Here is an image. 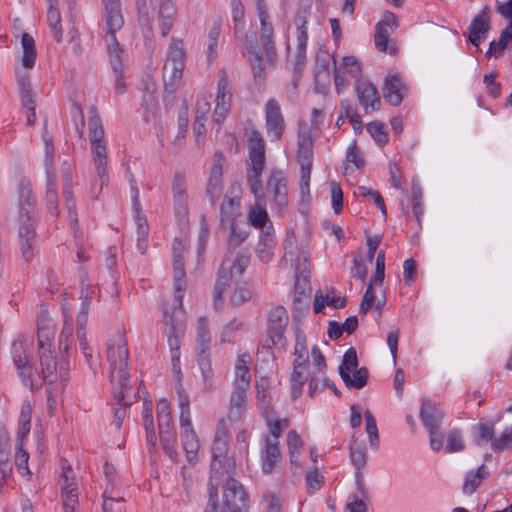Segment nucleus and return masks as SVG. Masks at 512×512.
<instances>
[{
  "label": "nucleus",
  "mask_w": 512,
  "mask_h": 512,
  "mask_svg": "<svg viewBox=\"0 0 512 512\" xmlns=\"http://www.w3.org/2000/svg\"><path fill=\"white\" fill-rule=\"evenodd\" d=\"M137 0L138 24L141 28L145 43L149 48L153 44V22L156 21L161 30L162 37H167L176 18L177 8L173 0Z\"/></svg>",
  "instance_id": "obj_1"
},
{
  "label": "nucleus",
  "mask_w": 512,
  "mask_h": 512,
  "mask_svg": "<svg viewBox=\"0 0 512 512\" xmlns=\"http://www.w3.org/2000/svg\"><path fill=\"white\" fill-rule=\"evenodd\" d=\"M36 219L35 199L30 184L22 181L19 184V239L25 261H29L34 255Z\"/></svg>",
  "instance_id": "obj_2"
},
{
  "label": "nucleus",
  "mask_w": 512,
  "mask_h": 512,
  "mask_svg": "<svg viewBox=\"0 0 512 512\" xmlns=\"http://www.w3.org/2000/svg\"><path fill=\"white\" fill-rule=\"evenodd\" d=\"M128 357L127 341L124 335L119 333L107 343V361L110 365L109 378L113 387H119V394L116 395L118 400L123 399L124 388L129 381Z\"/></svg>",
  "instance_id": "obj_3"
},
{
  "label": "nucleus",
  "mask_w": 512,
  "mask_h": 512,
  "mask_svg": "<svg viewBox=\"0 0 512 512\" xmlns=\"http://www.w3.org/2000/svg\"><path fill=\"white\" fill-rule=\"evenodd\" d=\"M247 143L250 159L247 180L255 199L260 202L264 198L261 177L265 167V143L261 133L256 129L249 131Z\"/></svg>",
  "instance_id": "obj_4"
},
{
  "label": "nucleus",
  "mask_w": 512,
  "mask_h": 512,
  "mask_svg": "<svg viewBox=\"0 0 512 512\" xmlns=\"http://www.w3.org/2000/svg\"><path fill=\"white\" fill-rule=\"evenodd\" d=\"M11 354L22 383L30 389L38 388L40 376L33 361L29 343L23 338L16 339L12 343Z\"/></svg>",
  "instance_id": "obj_5"
},
{
  "label": "nucleus",
  "mask_w": 512,
  "mask_h": 512,
  "mask_svg": "<svg viewBox=\"0 0 512 512\" xmlns=\"http://www.w3.org/2000/svg\"><path fill=\"white\" fill-rule=\"evenodd\" d=\"M314 138L308 123L304 120L298 123V161L301 167L300 190L301 196L310 195V177L313 163Z\"/></svg>",
  "instance_id": "obj_6"
},
{
  "label": "nucleus",
  "mask_w": 512,
  "mask_h": 512,
  "mask_svg": "<svg viewBox=\"0 0 512 512\" xmlns=\"http://www.w3.org/2000/svg\"><path fill=\"white\" fill-rule=\"evenodd\" d=\"M41 373L48 385L57 384L62 390L68 380L69 359L62 355L56 357L51 351L39 352Z\"/></svg>",
  "instance_id": "obj_7"
},
{
  "label": "nucleus",
  "mask_w": 512,
  "mask_h": 512,
  "mask_svg": "<svg viewBox=\"0 0 512 512\" xmlns=\"http://www.w3.org/2000/svg\"><path fill=\"white\" fill-rule=\"evenodd\" d=\"M103 6V18L106 26V34L104 37L106 47L117 48L118 39L116 32L119 31L124 24V18L121 9L120 0H101Z\"/></svg>",
  "instance_id": "obj_8"
},
{
  "label": "nucleus",
  "mask_w": 512,
  "mask_h": 512,
  "mask_svg": "<svg viewBox=\"0 0 512 512\" xmlns=\"http://www.w3.org/2000/svg\"><path fill=\"white\" fill-rule=\"evenodd\" d=\"M229 432L227 427L220 422L212 445V463L211 468L213 471L223 469L226 473H231L235 467L234 459L227 456L228 452Z\"/></svg>",
  "instance_id": "obj_9"
},
{
  "label": "nucleus",
  "mask_w": 512,
  "mask_h": 512,
  "mask_svg": "<svg viewBox=\"0 0 512 512\" xmlns=\"http://www.w3.org/2000/svg\"><path fill=\"white\" fill-rule=\"evenodd\" d=\"M163 322L165 325V332L168 335V343L171 351L173 352V361L178 360V351L180 348V337L185 330V315L182 309V303L176 302L175 307L169 314L164 313Z\"/></svg>",
  "instance_id": "obj_10"
},
{
  "label": "nucleus",
  "mask_w": 512,
  "mask_h": 512,
  "mask_svg": "<svg viewBox=\"0 0 512 512\" xmlns=\"http://www.w3.org/2000/svg\"><path fill=\"white\" fill-rule=\"evenodd\" d=\"M224 512H249L248 495L243 485L232 477H228L223 487Z\"/></svg>",
  "instance_id": "obj_11"
},
{
  "label": "nucleus",
  "mask_w": 512,
  "mask_h": 512,
  "mask_svg": "<svg viewBox=\"0 0 512 512\" xmlns=\"http://www.w3.org/2000/svg\"><path fill=\"white\" fill-rule=\"evenodd\" d=\"M398 27L396 15L392 12H385L381 21L376 24L374 42L376 48L381 52H388L395 55L398 51L396 43L390 39L391 33Z\"/></svg>",
  "instance_id": "obj_12"
},
{
  "label": "nucleus",
  "mask_w": 512,
  "mask_h": 512,
  "mask_svg": "<svg viewBox=\"0 0 512 512\" xmlns=\"http://www.w3.org/2000/svg\"><path fill=\"white\" fill-rule=\"evenodd\" d=\"M284 246V257L288 259L295 268L297 277L302 276L307 278V274L310 271V253L306 246H297L296 238L293 233L288 234L283 243Z\"/></svg>",
  "instance_id": "obj_13"
},
{
  "label": "nucleus",
  "mask_w": 512,
  "mask_h": 512,
  "mask_svg": "<svg viewBox=\"0 0 512 512\" xmlns=\"http://www.w3.org/2000/svg\"><path fill=\"white\" fill-rule=\"evenodd\" d=\"M130 191L132 195V210L137 225V249L140 251L141 254H145L148 248L149 226L147 223V219L142 212L139 199V189L137 188L136 182L133 179L130 181Z\"/></svg>",
  "instance_id": "obj_14"
},
{
  "label": "nucleus",
  "mask_w": 512,
  "mask_h": 512,
  "mask_svg": "<svg viewBox=\"0 0 512 512\" xmlns=\"http://www.w3.org/2000/svg\"><path fill=\"white\" fill-rule=\"evenodd\" d=\"M288 321L289 317L287 311L283 307L278 306L270 311L267 325V347L270 348L277 344H282L284 346L286 344L284 331L287 327Z\"/></svg>",
  "instance_id": "obj_15"
},
{
  "label": "nucleus",
  "mask_w": 512,
  "mask_h": 512,
  "mask_svg": "<svg viewBox=\"0 0 512 512\" xmlns=\"http://www.w3.org/2000/svg\"><path fill=\"white\" fill-rule=\"evenodd\" d=\"M173 280L175 290V301L181 304L186 290V273L182 253L185 250V244L182 240L175 238L173 242Z\"/></svg>",
  "instance_id": "obj_16"
},
{
  "label": "nucleus",
  "mask_w": 512,
  "mask_h": 512,
  "mask_svg": "<svg viewBox=\"0 0 512 512\" xmlns=\"http://www.w3.org/2000/svg\"><path fill=\"white\" fill-rule=\"evenodd\" d=\"M61 488L63 507L66 512H74L78 504V485L75 482V477L72 468L67 464V461L62 462V475H61Z\"/></svg>",
  "instance_id": "obj_17"
},
{
  "label": "nucleus",
  "mask_w": 512,
  "mask_h": 512,
  "mask_svg": "<svg viewBox=\"0 0 512 512\" xmlns=\"http://www.w3.org/2000/svg\"><path fill=\"white\" fill-rule=\"evenodd\" d=\"M231 90L229 88L228 75L225 70L219 72L217 85L216 107L214 110V121L220 125L226 118L231 107Z\"/></svg>",
  "instance_id": "obj_18"
},
{
  "label": "nucleus",
  "mask_w": 512,
  "mask_h": 512,
  "mask_svg": "<svg viewBox=\"0 0 512 512\" xmlns=\"http://www.w3.org/2000/svg\"><path fill=\"white\" fill-rule=\"evenodd\" d=\"M266 130L275 140H279L285 129V120L276 99H269L265 109Z\"/></svg>",
  "instance_id": "obj_19"
},
{
  "label": "nucleus",
  "mask_w": 512,
  "mask_h": 512,
  "mask_svg": "<svg viewBox=\"0 0 512 512\" xmlns=\"http://www.w3.org/2000/svg\"><path fill=\"white\" fill-rule=\"evenodd\" d=\"M267 192L273 196L274 205L283 208L288 204L286 179L282 171L273 170L266 185Z\"/></svg>",
  "instance_id": "obj_20"
},
{
  "label": "nucleus",
  "mask_w": 512,
  "mask_h": 512,
  "mask_svg": "<svg viewBox=\"0 0 512 512\" xmlns=\"http://www.w3.org/2000/svg\"><path fill=\"white\" fill-rule=\"evenodd\" d=\"M355 90L358 100L366 113L380 109V95L376 87L371 82L358 83Z\"/></svg>",
  "instance_id": "obj_21"
},
{
  "label": "nucleus",
  "mask_w": 512,
  "mask_h": 512,
  "mask_svg": "<svg viewBox=\"0 0 512 512\" xmlns=\"http://www.w3.org/2000/svg\"><path fill=\"white\" fill-rule=\"evenodd\" d=\"M90 146L92 163L100 180L101 187L107 186L109 183L107 146L106 144H96Z\"/></svg>",
  "instance_id": "obj_22"
},
{
  "label": "nucleus",
  "mask_w": 512,
  "mask_h": 512,
  "mask_svg": "<svg viewBox=\"0 0 512 512\" xmlns=\"http://www.w3.org/2000/svg\"><path fill=\"white\" fill-rule=\"evenodd\" d=\"M405 85L398 75H388L382 87L384 99L393 106H399L403 101Z\"/></svg>",
  "instance_id": "obj_23"
},
{
  "label": "nucleus",
  "mask_w": 512,
  "mask_h": 512,
  "mask_svg": "<svg viewBox=\"0 0 512 512\" xmlns=\"http://www.w3.org/2000/svg\"><path fill=\"white\" fill-rule=\"evenodd\" d=\"M444 414L435 403L429 399H423L420 408V419L428 431L438 430L443 421Z\"/></svg>",
  "instance_id": "obj_24"
},
{
  "label": "nucleus",
  "mask_w": 512,
  "mask_h": 512,
  "mask_svg": "<svg viewBox=\"0 0 512 512\" xmlns=\"http://www.w3.org/2000/svg\"><path fill=\"white\" fill-rule=\"evenodd\" d=\"M63 187H62V193L65 199V205L69 214V221L72 225V227L75 229V227L78 224V218L76 213V201L73 196L72 188H73V179H72V173L69 168L64 169L63 175Z\"/></svg>",
  "instance_id": "obj_25"
},
{
  "label": "nucleus",
  "mask_w": 512,
  "mask_h": 512,
  "mask_svg": "<svg viewBox=\"0 0 512 512\" xmlns=\"http://www.w3.org/2000/svg\"><path fill=\"white\" fill-rule=\"evenodd\" d=\"M278 445L279 441L266 436L265 448L262 453V471L264 474L272 473L281 460V452Z\"/></svg>",
  "instance_id": "obj_26"
},
{
  "label": "nucleus",
  "mask_w": 512,
  "mask_h": 512,
  "mask_svg": "<svg viewBox=\"0 0 512 512\" xmlns=\"http://www.w3.org/2000/svg\"><path fill=\"white\" fill-rule=\"evenodd\" d=\"M249 388L235 387L230 396L228 419L230 421H239L245 412L247 405V391Z\"/></svg>",
  "instance_id": "obj_27"
},
{
  "label": "nucleus",
  "mask_w": 512,
  "mask_h": 512,
  "mask_svg": "<svg viewBox=\"0 0 512 512\" xmlns=\"http://www.w3.org/2000/svg\"><path fill=\"white\" fill-rule=\"evenodd\" d=\"M486 10L487 8H485L480 14L476 15L469 26V41L474 46H479L490 30V23L486 15Z\"/></svg>",
  "instance_id": "obj_28"
},
{
  "label": "nucleus",
  "mask_w": 512,
  "mask_h": 512,
  "mask_svg": "<svg viewBox=\"0 0 512 512\" xmlns=\"http://www.w3.org/2000/svg\"><path fill=\"white\" fill-rule=\"evenodd\" d=\"M233 277V272L225 267V260L218 271L217 280L214 286L213 299L214 306L217 310L220 309L223 302V294L230 286Z\"/></svg>",
  "instance_id": "obj_29"
},
{
  "label": "nucleus",
  "mask_w": 512,
  "mask_h": 512,
  "mask_svg": "<svg viewBox=\"0 0 512 512\" xmlns=\"http://www.w3.org/2000/svg\"><path fill=\"white\" fill-rule=\"evenodd\" d=\"M166 71L169 68L176 67L177 69H184L185 66V51L183 41L179 38L172 37L171 43L168 48L167 60L164 64Z\"/></svg>",
  "instance_id": "obj_30"
},
{
  "label": "nucleus",
  "mask_w": 512,
  "mask_h": 512,
  "mask_svg": "<svg viewBox=\"0 0 512 512\" xmlns=\"http://www.w3.org/2000/svg\"><path fill=\"white\" fill-rule=\"evenodd\" d=\"M55 331L52 325V320L46 316H41L38 319V348L39 351H51L52 340L54 339Z\"/></svg>",
  "instance_id": "obj_31"
},
{
  "label": "nucleus",
  "mask_w": 512,
  "mask_h": 512,
  "mask_svg": "<svg viewBox=\"0 0 512 512\" xmlns=\"http://www.w3.org/2000/svg\"><path fill=\"white\" fill-rule=\"evenodd\" d=\"M107 51L110 55V62H111L112 68L116 75L115 91L117 94H123L126 90V85L123 80V74H122L123 49L121 48L120 44L118 43L117 48L113 47V49H110L109 47H107Z\"/></svg>",
  "instance_id": "obj_32"
},
{
  "label": "nucleus",
  "mask_w": 512,
  "mask_h": 512,
  "mask_svg": "<svg viewBox=\"0 0 512 512\" xmlns=\"http://www.w3.org/2000/svg\"><path fill=\"white\" fill-rule=\"evenodd\" d=\"M182 432V444L183 449L186 453L187 459L189 462L195 459L197 451L199 449V441L197 439L196 433L192 427L191 421H189L188 425H184V423H180Z\"/></svg>",
  "instance_id": "obj_33"
},
{
  "label": "nucleus",
  "mask_w": 512,
  "mask_h": 512,
  "mask_svg": "<svg viewBox=\"0 0 512 512\" xmlns=\"http://www.w3.org/2000/svg\"><path fill=\"white\" fill-rule=\"evenodd\" d=\"M256 203L257 208H253L249 212V221L251 225L260 229V235L265 234L268 229L269 232H274L266 210L261 207L262 204H265V197L260 202L256 200Z\"/></svg>",
  "instance_id": "obj_34"
},
{
  "label": "nucleus",
  "mask_w": 512,
  "mask_h": 512,
  "mask_svg": "<svg viewBox=\"0 0 512 512\" xmlns=\"http://www.w3.org/2000/svg\"><path fill=\"white\" fill-rule=\"evenodd\" d=\"M47 22L57 42H61L63 31L61 26V14L58 8V0H48Z\"/></svg>",
  "instance_id": "obj_35"
},
{
  "label": "nucleus",
  "mask_w": 512,
  "mask_h": 512,
  "mask_svg": "<svg viewBox=\"0 0 512 512\" xmlns=\"http://www.w3.org/2000/svg\"><path fill=\"white\" fill-rule=\"evenodd\" d=\"M294 361L293 367L308 369L309 353L306 345V337L303 333L297 332L294 345Z\"/></svg>",
  "instance_id": "obj_36"
},
{
  "label": "nucleus",
  "mask_w": 512,
  "mask_h": 512,
  "mask_svg": "<svg viewBox=\"0 0 512 512\" xmlns=\"http://www.w3.org/2000/svg\"><path fill=\"white\" fill-rule=\"evenodd\" d=\"M488 475V468L484 464H482L475 473H467L462 486L463 493L466 495L473 494Z\"/></svg>",
  "instance_id": "obj_37"
},
{
  "label": "nucleus",
  "mask_w": 512,
  "mask_h": 512,
  "mask_svg": "<svg viewBox=\"0 0 512 512\" xmlns=\"http://www.w3.org/2000/svg\"><path fill=\"white\" fill-rule=\"evenodd\" d=\"M45 202L48 211L52 215L58 216V194L56 191V175L54 171H50L49 176H47Z\"/></svg>",
  "instance_id": "obj_38"
},
{
  "label": "nucleus",
  "mask_w": 512,
  "mask_h": 512,
  "mask_svg": "<svg viewBox=\"0 0 512 512\" xmlns=\"http://www.w3.org/2000/svg\"><path fill=\"white\" fill-rule=\"evenodd\" d=\"M275 246L274 232L266 230L265 234L260 235L259 243L256 247V253L262 262H269L272 259V249Z\"/></svg>",
  "instance_id": "obj_39"
},
{
  "label": "nucleus",
  "mask_w": 512,
  "mask_h": 512,
  "mask_svg": "<svg viewBox=\"0 0 512 512\" xmlns=\"http://www.w3.org/2000/svg\"><path fill=\"white\" fill-rule=\"evenodd\" d=\"M18 85L23 107L27 110H35L34 95L31 90V84L27 73L18 74Z\"/></svg>",
  "instance_id": "obj_40"
},
{
  "label": "nucleus",
  "mask_w": 512,
  "mask_h": 512,
  "mask_svg": "<svg viewBox=\"0 0 512 512\" xmlns=\"http://www.w3.org/2000/svg\"><path fill=\"white\" fill-rule=\"evenodd\" d=\"M354 371L355 373L353 376L343 372L342 380L349 389H362L367 384L369 378L368 369L366 367H361Z\"/></svg>",
  "instance_id": "obj_41"
},
{
  "label": "nucleus",
  "mask_w": 512,
  "mask_h": 512,
  "mask_svg": "<svg viewBox=\"0 0 512 512\" xmlns=\"http://www.w3.org/2000/svg\"><path fill=\"white\" fill-rule=\"evenodd\" d=\"M21 44L23 48L22 64L25 68H32L36 61L35 41L31 35L24 33L22 35Z\"/></svg>",
  "instance_id": "obj_42"
},
{
  "label": "nucleus",
  "mask_w": 512,
  "mask_h": 512,
  "mask_svg": "<svg viewBox=\"0 0 512 512\" xmlns=\"http://www.w3.org/2000/svg\"><path fill=\"white\" fill-rule=\"evenodd\" d=\"M160 442L165 454L173 461H177L178 453L175 450L177 442L176 431L174 430H160Z\"/></svg>",
  "instance_id": "obj_43"
},
{
  "label": "nucleus",
  "mask_w": 512,
  "mask_h": 512,
  "mask_svg": "<svg viewBox=\"0 0 512 512\" xmlns=\"http://www.w3.org/2000/svg\"><path fill=\"white\" fill-rule=\"evenodd\" d=\"M239 207L240 200L238 198L226 195L220 207L221 223H232Z\"/></svg>",
  "instance_id": "obj_44"
},
{
  "label": "nucleus",
  "mask_w": 512,
  "mask_h": 512,
  "mask_svg": "<svg viewBox=\"0 0 512 512\" xmlns=\"http://www.w3.org/2000/svg\"><path fill=\"white\" fill-rule=\"evenodd\" d=\"M31 429V406L24 403L21 407L19 417V427L17 431V444H23V439L29 434Z\"/></svg>",
  "instance_id": "obj_45"
},
{
  "label": "nucleus",
  "mask_w": 512,
  "mask_h": 512,
  "mask_svg": "<svg viewBox=\"0 0 512 512\" xmlns=\"http://www.w3.org/2000/svg\"><path fill=\"white\" fill-rule=\"evenodd\" d=\"M197 363L202 374L205 387H211L214 373L209 354L204 352V350L199 351L197 353Z\"/></svg>",
  "instance_id": "obj_46"
},
{
  "label": "nucleus",
  "mask_w": 512,
  "mask_h": 512,
  "mask_svg": "<svg viewBox=\"0 0 512 512\" xmlns=\"http://www.w3.org/2000/svg\"><path fill=\"white\" fill-rule=\"evenodd\" d=\"M512 40V22L508 23L507 27L501 32L499 40L492 41L489 45L487 54L489 56L499 57L506 49L509 41Z\"/></svg>",
  "instance_id": "obj_47"
},
{
  "label": "nucleus",
  "mask_w": 512,
  "mask_h": 512,
  "mask_svg": "<svg viewBox=\"0 0 512 512\" xmlns=\"http://www.w3.org/2000/svg\"><path fill=\"white\" fill-rule=\"evenodd\" d=\"M307 31H301L297 35V53L294 60V72L301 74L306 64V44H307Z\"/></svg>",
  "instance_id": "obj_48"
},
{
  "label": "nucleus",
  "mask_w": 512,
  "mask_h": 512,
  "mask_svg": "<svg viewBox=\"0 0 512 512\" xmlns=\"http://www.w3.org/2000/svg\"><path fill=\"white\" fill-rule=\"evenodd\" d=\"M182 69H177L176 67L169 68L166 71V67H163V81H164V89L165 92L169 94H173L179 87V84L182 79Z\"/></svg>",
  "instance_id": "obj_49"
},
{
  "label": "nucleus",
  "mask_w": 512,
  "mask_h": 512,
  "mask_svg": "<svg viewBox=\"0 0 512 512\" xmlns=\"http://www.w3.org/2000/svg\"><path fill=\"white\" fill-rule=\"evenodd\" d=\"M116 387L117 386L113 387L114 388L113 395H114V399L119 404V407L114 409V424H115L116 428L119 429L123 423V420L125 419L126 408L131 405L130 401H126V396H127L128 391L131 389V386L126 385V387L124 388V397L121 400H118L116 398V395L119 394V391H116Z\"/></svg>",
  "instance_id": "obj_50"
},
{
  "label": "nucleus",
  "mask_w": 512,
  "mask_h": 512,
  "mask_svg": "<svg viewBox=\"0 0 512 512\" xmlns=\"http://www.w3.org/2000/svg\"><path fill=\"white\" fill-rule=\"evenodd\" d=\"M144 426L146 430L147 442L150 444L152 448H155L157 442V436L154 428V421L152 415V407L151 403H144Z\"/></svg>",
  "instance_id": "obj_51"
},
{
  "label": "nucleus",
  "mask_w": 512,
  "mask_h": 512,
  "mask_svg": "<svg viewBox=\"0 0 512 512\" xmlns=\"http://www.w3.org/2000/svg\"><path fill=\"white\" fill-rule=\"evenodd\" d=\"M475 443L478 446H481L487 442H491L494 438V424L490 423H479L475 428Z\"/></svg>",
  "instance_id": "obj_52"
},
{
  "label": "nucleus",
  "mask_w": 512,
  "mask_h": 512,
  "mask_svg": "<svg viewBox=\"0 0 512 512\" xmlns=\"http://www.w3.org/2000/svg\"><path fill=\"white\" fill-rule=\"evenodd\" d=\"M307 369H301L293 367L291 377H290V383H291V392L292 397L294 399L298 398L301 395L303 386L305 382L307 381V376L305 375Z\"/></svg>",
  "instance_id": "obj_53"
},
{
  "label": "nucleus",
  "mask_w": 512,
  "mask_h": 512,
  "mask_svg": "<svg viewBox=\"0 0 512 512\" xmlns=\"http://www.w3.org/2000/svg\"><path fill=\"white\" fill-rule=\"evenodd\" d=\"M177 395H178L179 407L181 410L180 423H184V425H188L189 421H191L189 395L186 392V390L182 387V385H178Z\"/></svg>",
  "instance_id": "obj_54"
},
{
  "label": "nucleus",
  "mask_w": 512,
  "mask_h": 512,
  "mask_svg": "<svg viewBox=\"0 0 512 512\" xmlns=\"http://www.w3.org/2000/svg\"><path fill=\"white\" fill-rule=\"evenodd\" d=\"M366 422V433L368 434L369 444L373 449H377L379 446V434L376 424V420L370 411H366L364 414Z\"/></svg>",
  "instance_id": "obj_55"
},
{
  "label": "nucleus",
  "mask_w": 512,
  "mask_h": 512,
  "mask_svg": "<svg viewBox=\"0 0 512 512\" xmlns=\"http://www.w3.org/2000/svg\"><path fill=\"white\" fill-rule=\"evenodd\" d=\"M211 341L210 333L207 326V321L204 317L199 318L198 320V331H197V343H198V352L204 350L207 352L209 349V344Z\"/></svg>",
  "instance_id": "obj_56"
},
{
  "label": "nucleus",
  "mask_w": 512,
  "mask_h": 512,
  "mask_svg": "<svg viewBox=\"0 0 512 512\" xmlns=\"http://www.w3.org/2000/svg\"><path fill=\"white\" fill-rule=\"evenodd\" d=\"M311 2H305L304 0H301V5L296 13L295 16V24L297 27V35L301 33V31H307L306 30V23L307 19L311 15Z\"/></svg>",
  "instance_id": "obj_57"
},
{
  "label": "nucleus",
  "mask_w": 512,
  "mask_h": 512,
  "mask_svg": "<svg viewBox=\"0 0 512 512\" xmlns=\"http://www.w3.org/2000/svg\"><path fill=\"white\" fill-rule=\"evenodd\" d=\"M350 458L357 470H360L366 465L367 457L365 447L361 444H356L355 440L350 444Z\"/></svg>",
  "instance_id": "obj_58"
},
{
  "label": "nucleus",
  "mask_w": 512,
  "mask_h": 512,
  "mask_svg": "<svg viewBox=\"0 0 512 512\" xmlns=\"http://www.w3.org/2000/svg\"><path fill=\"white\" fill-rule=\"evenodd\" d=\"M358 366V358L357 353L354 348L348 349L342 360V364L339 366V374L342 377V373H348L350 374L354 370L357 369Z\"/></svg>",
  "instance_id": "obj_59"
},
{
  "label": "nucleus",
  "mask_w": 512,
  "mask_h": 512,
  "mask_svg": "<svg viewBox=\"0 0 512 512\" xmlns=\"http://www.w3.org/2000/svg\"><path fill=\"white\" fill-rule=\"evenodd\" d=\"M412 208L417 222L420 224L423 215L422 189L419 184L412 183Z\"/></svg>",
  "instance_id": "obj_60"
},
{
  "label": "nucleus",
  "mask_w": 512,
  "mask_h": 512,
  "mask_svg": "<svg viewBox=\"0 0 512 512\" xmlns=\"http://www.w3.org/2000/svg\"><path fill=\"white\" fill-rule=\"evenodd\" d=\"M222 193V178L220 177H209V181L206 187V196L210 199L212 204L220 198Z\"/></svg>",
  "instance_id": "obj_61"
},
{
  "label": "nucleus",
  "mask_w": 512,
  "mask_h": 512,
  "mask_svg": "<svg viewBox=\"0 0 512 512\" xmlns=\"http://www.w3.org/2000/svg\"><path fill=\"white\" fill-rule=\"evenodd\" d=\"M465 447L463 438L461 436V433L459 430L454 429L449 432L448 439H447V445H446V452L447 453H453V452H459L462 451Z\"/></svg>",
  "instance_id": "obj_62"
},
{
  "label": "nucleus",
  "mask_w": 512,
  "mask_h": 512,
  "mask_svg": "<svg viewBox=\"0 0 512 512\" xmlns=\"http://www.w3.org/2000/svg\"><path fill=\"white\" fill-rule=\"evenodd\" d=\"M491 449L496 453L512 449V428L505 430L499 438L494 439L491 443Z\"/></svg>",
  "instance_id": "obj_63"
},
{
  "label": "nucleus",
  "mask_w": 512,
  "mask_h": 512,
  "mask_svg": "<svg viewBox=\"0 0 512 512\" xmlns=\"http://www.w3.org/2000/svg\"><path fill=\"white\" fill-rule=\"evenodd\" d=\"M250 53H251L250 64H251L254 78L262 81L264 79V64H263L262 55L259 51L255 50V49H251Z\"/></svg>",
  "instance_id": "obj_64"
}]
</instances>
